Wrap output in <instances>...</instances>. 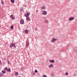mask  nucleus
Returning <instances> with one entry per match:
<instances>
[{
    "label": "nucleus",
    "mask_w": 77,
    "mask_h": 77,
    "mask_svg": "<svg viewBox=\"0 0 77 77\" xmlns=\"http://www.w3.org/2000/svg\"><path fill=\"white\" fill-rule=\"evenodd\" d=\"M29 15H30V13L29 12H28L26 14H25L24 15V16L26 17V20L27 21H29L30 20V17H28L29 16Z\"/></svg>",
    "instance_id": "f257e3e1"
},
{
    "label": "nucleus",
    "mask_w": 77,
    "mask_h": 77,
    "mask_svg": "<svg viewBox=\"0 0 77 77\" xmlns=\"http://www.w3.org/2000/svg\"><path fill=\"white\" fill-rule=\"evenodd\" d=\"M42 14L44 15H46L47 14V12L45 11H43Z\"/></svg>",
    "instance_id": "f03ea898"
},
{
    "label": "nucleus",
    "mask_w": 77,
    "mask_h": 77,
    "mask_svg": "<svg viewBox=\"0 0 77 77\" xmlns=\"http://www.w3.org/2000/svg\"><path fill=\"white\" fill-rule=\"evenodd\" d=\"M56 38H53L51 40V42L53 43H54V42H55L56 41Z\"/></svg>",
    "instance_id": "7ed1b4c3"
},
{
    "label": "nucleus",
    "mask_w": 77,
    "mask_h": 77,
    "mask_svg": "<svg viewBox=\"0 0 77 77\" xmlns=\"http://www.w3.org/2000/svg\"><path fill=\"white\" fill-rule=\"evenodd\" d=\"M10 17L11 18L12 20H15V17H14V15L11 14V16H10Z\"/></svg>",
    "instance_id": "20e7f679"
},
{
    "label": "nucleus",
    "mask_w": 77,
    "mask_h": 77,
    "mask_svg": "<svg viewBox=\"0 0 77 77\" xmlns=\"http://www.w3.org/2000/svg\"><path fill=\"white\" fill-rule=\"evenodd\" d=\"M20 23L21 24H24V20H20Z\"/></svg>",
    "instance_id": "39448f33"
},
{
    "label": "nucleus",
    "mask_w": 77,
    "mask_h": 77,
    "mask_svg": "<svg viewBox=\"0 0 77 77\" xmlns=\"http://www.w3.org/2000/svg\"><path fill=\"white\" fill-rule=\"evenodd\" d=\"M74 20V17H70L69 19V20L70 21H72V20Z\"/></svg>",
    "instance_id": "423d86ee"
},
{
    "label": "nucleus",
    "mask_w": 77,
    "mask_h": 77,
    "mask_svg": "<svg viewBox=\"0 0 77 77\" xmlns=\"http://www.w3.org/2000/svg\"><path fill=\"white\" fill-rule=\"evenodd\" d=\"M53 64H51L49 66V68H53Z\"/></svg>",
    "instance_id": "0eeeda50"
},
{
    "label": "nucleus",
    "mask_w": 77,
    "mask_h": 77,
    "mask_svg": "<svg viewBox=\"0 0 77 77\" xmlns=\"http://www.w3.org/2000/svg\"><path fill=\"white\" fill-rule=\"evenodd\" d=\"M8 72H11V69L9 68H7L6 70Z\"/></svg>",
    "instance_id": "6e6552de"
},
{
    "label": "nucleus",
    "mask_w": 77,
    "mask_h": 77,
    "mask_svg": "<svg viewBox=\"0 0 77 77\" xmlns=\"http://www.w3.org/2000/svg\"><path fill=\"white\" fill-rule=\"evenodd\" d=\"M46 8H45V6H43L42 7V10H45Z\"/></svg>",
    "instance_id": "1a4fd4ad"
},
{
    "label": "nucleus",
    "mask_w": 77,
    "mask_h": 77,
    "mask_svg": "<svg viewBox=\"0 0 77 77\" xmlns=\"http://www.w3.org/2000/svg\"><path fill=\"white\" fill-rule=\"evenodd\" d=\"M50 62H51V63H54V60H50L49 61Z\"/></svg>",
    "instance_id": "9d476101"
},
{
    "label": "nucleus",
    "mask_w": 77,
    "mask_h": 77,
    "mask_svg": "<svg viewBox=\"0 0 77 77\" xmlns=\"http://www.w3.org/2000/svg\"><path fill=\"white\" fill-rule=\"evenodd\" d=\"M24 32L25 33H26V34L28 33H29V31H28V30L26 29L25 30Z\"/></svg>",
    "instance_id": "9b49d317"
},
{
    "label": "nucleus",
    "mask_w": 77,
    "mask_h": 77,
    "mask_svg": "<svg viewBox=\"0 0 77 77\" xmlns=\"http://www.w3.org/2000/svg\"><path fill=\"white\" fill-rule=\"evenodd\" d=\"M29 46V42H27L26 43V47H28Z\"/></svg>",
    "instance_id": "f8f14e48"
},
{
    "label": "nucleus",
    "mask_w": 77,
    "mask_h": 77,
    "mask_svg": "<svg viewBox=\"0 0 77 77\" xmlns=\"http://www.w3.org/2000/svg\"><path fill=\"white\" fill-rule=\"evenodd\" d=\"M15 0H11V2L12 3H14V1Z\"/></svg>",
    "instance_id": "ddd939ff"
},
{
    "label": "nucleus",
    "mask_w": 77,
    "mask_h": 77,
    "mask_svg": "<svg viewBox=\"0 0 77 77\" xmlns=\"http://www.w3.org/2000/svg\"><path fill=\"white\" fill-rule=\"evenodd\" d=\"M2 72L4 74H5V73H6V71L2 70Z\"/></svg>",
    "instance_id": "4468645a"
},
{
    "label": "nucleus",
    "mask_w": 77,
    "mask_h": 77,
    "mask_svg": "<svg viewBox=\"0 0 77 77\" xmlns=\"http://www.w3.org/2000/svg\"><path fill=\"white\" fill-rule=\"evenodd\" d=\"M3 73L2 72L0 73V77H2V76H3Z\"/></svg>",
    "instance_id": "2eb2a0df"
},
{
    "label": "nucleus",
    "mask_w": 77,
    "mask_h": 77,
    "mask_svg": "<svg viewBox=\"0 0 77 77\" xmlns=\"http://www.w3.org/2000/svg\"><path fill=\"white\" fill-rule=\"evenodd\" d=\"M43 77H47V75H43Z\"/></svg>",
    "instance_id": "dca6fc26"
},
{
    "label": "nucleus",
    "mask_w": 77,
    "mask_h": 77,
    "mask_svg": "<svg viewBox=\"0 0 77 77\" xmlns=\"http://www.w3.org/2000/svg\"><path fill=\"white\" fill-rule=\"evenodd\" d=\"M18 72H15V75H18Z\"/></svg>",
    "instance_id": "f3484780"
},
{
    "label": "nucleus",
    "mask_w": 77,
    "mask_h": 77,
    "mask_svg": "<svg viewBox=\"0 0 77 77\" xmlns=\"http://www.w3.org/2000/svg\"><path fill=\"white\" fill-rule=\"evenodd\" d=\"M10 47H11V48H12L13 47V44H12L10 46Z\"/></svg>",
    "instance_id": "a211bd4d"
},
{
    "label": "nucleus",
    "mask_w": 77,
    "mask_h": 77,
    "mask_svg": "<svg viewBox=\"0 0 77 77\" xmlns=\"http://www.w3.org/2000/svg\"><path fill=\"white\" fill-rule=\"evenodd\" d=\"M13 28H14V26H11L10 28L11 29H13Z\"/></svg>",
    "instance_id": "6ab92c4d"
},
{
    "label": "nucleus",
    "mask_w": 77,
    "mask_h": 77,
    "mask_svg": "<svg viewBox=\"0 0 77 77\" xmlns=\"http://www.w3.org/2000/svg\"><path fill=\"white\" fill-rule=\"evenodd\" d=\"M13 46L14 47L16 48V46H15V44H13Z\"/></svg>",
    "instance_id": "aec40b11"
},
{
    "label": "nucleus",
    "mask_w": 77,
    "mask_h": 77,
    "mask_svg": "<svg viewBox=\"0 0 77 77\" xmlns=\"http://www.w3.org/2000/svg\"><path fill=\"white\" fill-rule=\"evenodd\" d=\"M45 23L46 24H47V23H48V20H45Z\"/></svg>",
    "instance_id": "412c9836"
},
{
    "label": "nucleus",
    "mask_w": 77,
    "mask_h": 77,
    "mask_svg": "<svg viewBox=\"0 0 77 77\" xmlns=\"http://www.w3.org/2000/svg\"><path fill=\"white\" fill-rule=\"evenodd\" d=\"M65 75H68V72H66L65 73Z\"/></svg>",
    "instance_id": "4be33fe9"
},
{
    "label": "nucleus",
    "mask_w": 77,
    "mask_h": 77,
    "mask_svg": "<svg viewBox=\"0 0 77 77\" xmlns=\"http://www.w3.org/2000/svg\"><path fill=\"white\" fill-rule=\"evenodd\" d=\"M21 71H23V67H22L21 68Z\"/></svg>",
    "instance_id": "5701e85b"
},
{
    "label": "nucleus",
    "mask_w": 77,
    "mask_h": 77,
    "mask_svg": "<svg viewBox=\"0 0 77 77\" xmlns=\"http://www.w3.org/2000/svg\"><path fill=\"white\" fill-rule=\"evenodd\" d=\"M35 72H38V71L36 70H35Z\"/></svg>",
    "instance_id": "b1692460"
},
{
    "label": "nucleus",
    "mask_w": 77,
    "mask_h": 77,
    "mask_svg": "<svg viewBox=\"0 0 77 77\" xmlns=\"http://www.w3.org/2000/svg\"><path fill=\"white\" fill-rule=\"evenodd\" d=\"M7 67H6L4 69V70H6V69H7Z\"/></svg>",
    "instance_id": "393cba45"
},
{
    "label": "nucleus",
    "mask_w": 77,
    "mask_h": 77,
    "mask_svg": "<svg viewBox=\"0 0 77 77\" xmlns=\"http://www.w3.org/2000/svg\"><path fill=\"white\" fill-rule=\"evenodd\" d=\"M2 5H4V2H2Z\"/></svg>",
    "instance_id": "a878e982"
},
{
    "label": "nucleus",
    "mask_w": 77,
    "mask_h": 77,
    "mask_svg": "<svg viewBox=\"0 0 77 77\" xmlns=\"http://www.w3.org/2000/svg\"><path fill=\"white\" fill-rule=\"evenodd\" d=\"M0 64H2V62H1V60H0Z\"/></svg>",
    "instance_id": "bb28decb"
},
{
    "label": "nucleus",
    "mask_w": 77,
    "mask_h": 77,
    "mask_svg": "<svg viewBox=\"0 0 77 77\" xmlns=\"http://www.w3.org/2000/svg\"><path fill=\"white\" fill-rule=\"evenodd\" d=\"M45 18H46V17H45Z\"/></svg>",
    "instance_id": "cd10ccee"
}]
</instances>
